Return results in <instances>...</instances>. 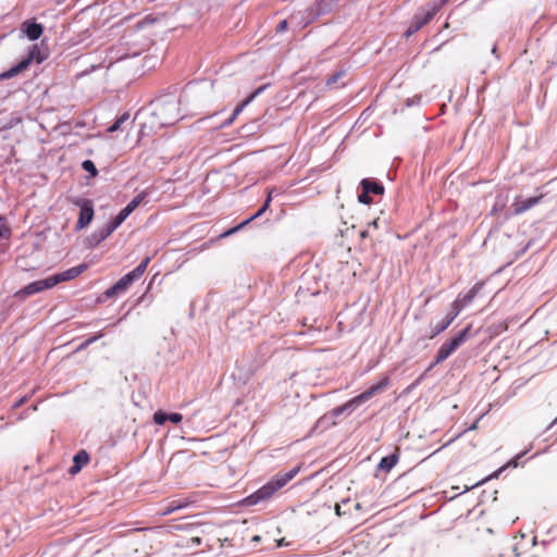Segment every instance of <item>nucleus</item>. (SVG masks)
Segmentation results:
<instances>
[{
	"mask_svg": "<svg viewBox=\"0 0 557 557\" xmlns=\"http://www.w3.org/2000/svg\"><path fill=\"white\" fill-rule=\"evenodd\" d=\"M149 262V257L143 259L134 270L122 276L114 285L106 290V297L111 298L113 296L125 293L134 282L138 281L143 276Z\"/></svg>",
	"mask_w": 557,
	"mask_h": 557,
	"instance_id": "f257e3e1",
	"label": "nucleus"
},
{
	"mask_svg": "<svg viewBox=\"0 0 557 557\" xmlns=\"http://www.w3.org/2000/svg\"><path fill=\"white\" fill-rule=\"evenodd\" d=\"M470 331L471 325H468L467 327L458 332L455 336H453L449 341L443 343L437 350V355L435 357L434 362L429 367L428 370H431L435 364L442 363L455 350H457L470 337Z\"/></svg>",
	"mask_w": 557,
	"mask_h": 557,
	"instance_id": "f03ea898",
	"label": "nucleus"
},
{
	"mask_svg": "<svg viewBox=\"0 0 557 557\" xmlns=\"http://www.w3.org/2000/svg\"><path fill=\"white\" fill-rule=\"evenodd\" d=\"M448 2V0H441L438 3H430L426 7V10L423 15L416 14L405 32V36L408 38L418 30H420L424 25H426L435 14Z\"/></svg>",
	"mask_w": 557,
	"mask_h": 557,
	"instance_id": "7ed1b4c3",
	"label": "nucleus"
},
{
	"mask_svg": "<svg viewBox=\"0 0 557 557\" xmlns=\"http://www.w3.org/2000/svg\"><path fill=\"white\" fill-rule=\"evenodd\" d=\"M49 57L48 49L44 46V42H41L40 46L34 45L32 49L28 51V54L26 58L21 60L16 65L11 67L10 70H26L32 64H40Z\"/></svg>",
	"mask_w": 557,
	"mask_h": 557,
	"instance_id": "20e7f679",
	"label": "nucleus"
},
{
	"mask_svg": "<svg viewBox=\"0 0 557 557\" xmlns=\"http://www.w3.org/2000/svg\"><path fill=\"white\" fill-rule=\"evenodd\" d=\"M180 102H176L174 100L166 101L163 103H160L157 108V115L161 119V123L163 125H172L174 124L178 119V109H180Z\"/></svg>",
	"mask_w": 557,
	"mask_h": 557,
	"instance_id": "39448f33",
	"label": "nucleus"
},
{
	"mask_svg": "<svg viewBox=\"0 0 557 557\" xmlns=\"http://www.w3.org/2000/svg\"><path fill=\"white\" fill-rule=\"evenodd\" d=\"M359 403L356 401V398H351L350 400H348L347 403L338 406V407H335L333 410H331L327 414L323 416L322 418H320L318 421H317V428H319L320 425L324 424V423H332V424H335V421L334 419L339 417L341 414H344V413H351L355 409H357L359 407Z\"/></svg>",
	"mask_w": 557,
	"mask_h": 557,
	"instance_id": "423d86ee",
	"label": "nucleus"
},
{
	"mask_svg": "<svg viewBox=\"0 0 557 557\" xmlns=\"http://www.w3.org/2000/svg\"><path fill=\"white\" fill-rule=\"evenodd\" d=\"M52 287H54V284L52 277L49 276L44 280L35 281L27 284L16 293V296L25 298Z\"/></svg>",
	"mask_w": 557,
	"mask_h": 557,
	"instance_id": "0eeeda50",
	"label": "nucleus"
},
{
	"mask_svg": "<svg viewBox=\"0 0 557 557\" xmlns=\"http://www.w3.org/2000/svg\"><path fill=\"white\" fill-rule=\"evenodd\" d=\"M391 384L389 375H384L376 384L371 385L369 388L357 395L356 401L359 403V405L368 401L371 399L374 395L382 393L385 391Z\"/></svg>",
	"mask_w": 557,
	"mask_h": 557,
	"instance_id": "6e6552de",
	"label": "nucleus"
},
{
	"mask_svg": "<svg viewBox=\"0 0 557 557\" xmlns=\"http://www.w3.org/2000/svg\"><path fill=\"white\" fill-rule=\"evenodd\" d=\"M115 230H116V227L113 225V223L111 221H109L106 225L97 228L94 233H91L86 238L87 246H89V247L98 246L101 242H103L107 237H109Z\"/></svg>",
	"mask_w": 557,
	"mask_h": 557,
	"instance_id": "1a4fd4ad",
	"label": "nucleus"
},
{
	"mask_svg": "<svg viewBox=\"0 0 557 557\" xmlns=\"http://www.w3.org/2000/svg\"><path fill=\"white\" fill-rule=\"evenodd\" d=\"M276 492L275 486L269 481L267 484L261 486L258 491L249 495L245 503L249 506L257 505L260 502L267 500Z\"/></svg>",
	"mask_w": 557,
	"mask_h": 557,
	"instance_id": "9d476101",
	"label": "nucleus"
},
{
	"mask_svg": "<svg viewBox=\"0 0 557 557\" xmlns=\"http://www.w3.org/2000/svg\"><path fill=\"white\" fill-rule=\"evenodd\" d=\"M94 206L90 200H84L81 203L79 215L76 222L75 230L81 231L85 228L94 219Z\"/></svg>",
	"mask_w": 557,
	"mask_h": 557,
	"instance_id": "9b49d317",
	"label": "nucleus"
},
{
	"mask_svg": "<svg viewBox=\"0 0 557 557\" xmlns=\"http://www.w3.org/2000/svg\"><path fill=\"white\" fill-rule=\"evenodd\" d=\"M484 283L478 282L475 283L472 288H470L466 294L459 295L455 301H453V305L459 309V311H462L466 307H468L473 299L476 297L479 292L482 289Z\"/></svg>",
	"mask_w": 557,
	"mask_h": 557,
	"instance_id": "f8f14e48",
	"label": "nucleus"
},
{
	"mask_svg": "<svg viewBox=\"0 0 557 557\" xmlns=\"http://www.w3.org/2000/svg\"><path fill=\"white\" fill-rule=\"evenodd\" d=\"M270 86V84H264L260 87H258L253 92H251L242 103H239L233 111L232 115L230 116V119H227L223 124L222 126L225 127V126H228L230 124L233 123V121L240 114V112L257 97L259 96L261 92H263L268 87Z\"/></svg>",
	"mask_w": 557,
	"mask_h": 557,
	"instance_id": "ddd939ff",
	"label": "nucleus"
},
{
	"mask_svg": "<svg viewBox=\"0 0 557 557\" xmlns=\"http://www.w3.org/2000/svg\"><path fill=\"white\" fill-rule=\"evenodd\" d=\"M460 312L461 311H459V309L451 304L450 312H448L441 322L431 327L430 337L433 338L436 335L444 332L453 323V321L460 314Z\"/></svg>",
	"mask_w": 557,
	"mask_h": 557,
	"instance_id": "4468645a",
	"label": "nucleus"
},
{
	"mask_svg": "<svg viewBox=\"0 0 557 557\" xmlns=\"http://www.w3.org/2000/svg\"><path fill=\"white\" fill-rule=\"evenodd\" d=\"M86 269H87V265L85 263H82L79 265L70 268L63 272L51 275L54 286L58 285L59 283L71 281V280L77 277Z\"/></svg>",
	"mask_w": 557,
	"mask_h": 557,
	"instance_id": "2eb2a0df",
	"label": "nucleus"
},
{
	"mask_svg": "<svg viewBox=\"0 0 557 557\" xmlns=\"http://www.w3.org/2000/svg\"><path fill=\"white\" fill-rule=\"evenodd\" d=\"M541 199H542V196L529 197L525 199L518 197V198H516V200L513 202V212L516 214H521V213L528 211L529 209L533 208L535 205H537Z\"/></svg>",
	"mask_w": 557,
	"mask_h": 557,
	"instance_id": "dca6fc26",
	"label": "nucleus"
},
{
	"mask_svg": "<svg viewBox=\"0 0 557 557\" xmlns=\"http://www.w3.org/2000/svg\"><path fill=\"white\" fill-rule=\"evenodd\" d=\"M360 186L368 194H374V195H383L384 194V186L382 185V183H380L375 180L363 178L360 182Z\"/></svg>",
	"mask_w": 557,
	"mask_h": 557,
	"instance_id": "f3484780",
	"label": "nucleus"
},
{
	"mask_svg": "<svg viewBox=\"0 0 557 557\" xmlns=\"http://www.w3.org/2000/svg\"><path fill=\"white\" fill-rule=\"evenodd\" d=\"M23 32L30 40H36L42 35L44 27L38 23L24 22Z\"/></svg>",
	"mask_w": 557,
	"mask_h": 557,
	"instance_id": "a211bd4d",
	"label": "nucleus"
},
{
	"mask_svg": "<svg viewBox=\"0 0 557 557\" xmlns=\"http://www.w3.org/2000/svg\"><path fill=\"white\" fill-rule=\"evenodd\" d=\"M134 211V209L127 203L113 219L110 221L117 228L127 216Z\"/></svg>",
	"mask_w": 557,
	"mask_h": 557,
	"instance_id": "6ab92c4d",
	"label": "nucleus"
},
{
	"mask_svg": "<svg viewBox=\"0 0 557 557\" xmlns=\"http://www.w3.org/2000/svg\"><path fill=\"white\" fill-rule=\"evenodd\" d=\"M397 461H398V456L395 454H392V455L383 457L377 467L380 470L389 471L396 466Z\"/></svg>",
	"mask_w": 557,
	"mask_h": 557,
	"instance_id": "aec40b11",
	"label": "nucleus"
},
{
	"mask_svg": "<svg viewBox=\"0 0 557 557\" xmlns=\"http://www.w3.org/2000/svg\"><path fill=\"white\" fill-rule=\"evenodd\" d=\"M273 189H270L268 191V195H267V199L264 201V203L262 205V207L255 213L252 214L251 216H249L248 219H246L245 221H248V224L253 221L255 219L261 216L270 207V203L272 201V197H273Z\"/></svg>",
	"mask_w": 557,
	"mask_h": 557,
	"instance_id": "412c9836",
	"label": "nucleus"
},
{
	"mask_svg": "<svg viewBox=\"0 0 557 557\" xmlns=\"http://www.w3.org/2000/svg\"><path fill=\"white\" fill-rule=\"evenodd\" d=\"M128 119H129V113L128 112L123 113L121 116H119L116 119V121L111 126H109L108 132L114 133V132L119 131L121 128L122 124L125 123L126 121H128Z\"/></svg>",
	"mask_w": 557,
	"mask_h": 557,
	"instance_id": "4be33fe9",
	"label": "nucleus"
},
{
	"mask_svg": "<svg viewBox=\"0 0 557 557\" xmlns=\"http://www.w3.org/2000/svg\"><path fill=\"white\" fill-rule=\"evenodd\" d=\"M82 168L90 174L91 177H96L98 175V170L95 163L91 160H85L82 163Z\"/></svg>",
	"mask_w": 557,
	"mask_h": 557,
	"instance_id": "5701e85b",
	"label": "nucleus"
},
{
	"mask_svg": "<svg viewBox=\"0 0 557 557\" xmlns=\"http://www.w3.org/2000/svg\"><path fill=\"white\" fill-rule=\"evenodd\" d=\"M88 461H89V456H88L87 451H85V450H79L73 458V462L79 465L81 467L86 465Z\"/></svg>",
	"mask_w": 557,
	"mask_h": 557,
	"instance_id": "b1692460",
	"label": "nucleus"
},
{
	"mask_svg": "<svg viewBox=\"0 0 557 557\" xmlns=\"http://www.w3.org/2000/svg\"><path fill=\"white\" fill-rule=\"evenodd\" d=\"M270 482L275 486V490L277 492L280 488L284 487L288 483V480L282 473L276 474Z\"/></svg>",
	"mask_w": 557,
	"mask_h": 557,
	"instance_id": "393cba45",
	"label": "nucleus"
},
{
	"mask_svg": "<svg viewBox=\"0 0 557 557\" xmlns=\"http://www.w3.org/2000/svg\"><path fill=\"white\" fill-rule=\"evenodd\" d=\"M11 236V230L7 224V220L4 216L0 215V237L9 238Z\"/></svg>",
	"mask_w": 557,
	"mask_h": 557,
	"instance_id": "a878e982",
	"label": "nucleus"
},
{
	"mask_svg": "<svg viewBox=\"0 0 557 557\" xmlns=\"http://www.w3.org/2000/svg\"><path fill=\"white\" fill-rule=\"evenodd\" d=\"M102 336H103V334L100 332L97 335L87 338L86 341H84L83 343H81L78 345L77 350L79 351V350L87 348L89 345H91L92 343H95L96 341L101 338Z\"/></svg>",
	"mask_w": 557,
	"mask_h": 557,
	"instance_id": "bb28decb",
	"label": "nucleus"
},
{
	"mask_svg": "<svg viewBox=\"0 0 557 557\" xmlns=\"http://www.w3.org/2000/svg\"><path fill=\"white\" fill-rule=\"evenodd\" d=\"M168 421V413L162 411V410H158L154 412L153 414V422L158 425H162L164 424L165 422Z\"/></svg>",
	"mask_w": 557,
	"mask_h": 557,
	"instance_id": "cd10ccee",
	"label": "nucleus"
},
{
	"mask_svg": "<svg viewBox=\"0 0 557 557\" xmlns=\"http://www.w3.org/2000/svg\"><path fill=\"white\" fill-rule=\"evenodd\" d=\"M248 224V221H243L242 223H239L238 225L232 227V228H228L227 231H225L224 233L221 234V237H228L233 234H235L236 232H238L239 230H242L244 226H246Z\"/></svg>",
	"mask_w": 557,
	"mask_h": 557,
	"instance_id": "c85d7f7f",
	"label": "nucleus"
},
{
	"mask_svg": "<svg viewBox=\"0 0 557 557\" xmlns=\"http://www.w3.org/2000/svg\"><path fill=\"white\" fill-rule=\"evenodd\" d=\"M345 72H334V74L326 81L327 86H333L342 78Z\"/></svg>",
	"mask_w": 557,
	"mask_h": 557,
	"instance_id": "c756f323",
	"label": "nucleus"
},
{
	"mask_svg": "<svg viewBox=\"0 0 557 557\" xmlns=\"http://www.w3.org/2000/svg\"><path fill=\"white\" fill-rule=\"evenodd\" d=\"M144 198V194H138L128 202V205L135 210L143 202Z\"/></svg>",
	"mask_w": 557,
	"mask_h": 557,
	"instance_id": "7c9ffc66",
	"label": "nucleus"
},
{
	"mask_svg": "<svg viewBox=\"0 0 557 557\" xmlns=\"http://www.w3.org/2000/svg\"><path fill=\"white\" fill-rule=\"evenodd\" d=\"M358 201L363 205H369L372 202V198L370 197V194L362 189V193L358 196Z\"/></svg>",
	"mask_w": 557,
	"mask_h": 557,
	"instance_id": "2f4dec72",
	"label": "nucleus"
},
{
	"mask_svg": "<svg viewBox=\"0 0 557 557\" xmlns=\"http://www.w3.org/2000/svg\"><path fill=\"white\" fill-rule=\"evenodd\" d=\"M183 420V416L178 412L168 413V421H171L174 424L180 423Z\"/></svg>",
	"mask_w": 557,
	"mask_h": 557,
	"instance_id": "473e14b6",
	"label": "nucleus"
},
{
	"mask_svg": "<svg viewBox=\"0 0 557 557\" xmlns=\"http://www.w3.org/2000/svg\"><path fill=\"white\" fill-rule=\"evenodd\" d=\"M298 471H299V467H295V468H293L292 470H289L288 472L283 473V475H284V476L288 480V482H289L290 480H293V479L296 476V474L298 473Z\"/></svg>",
	"mask_w": 557,
	"mask_h": 557,
	"instance_id": "72a5a7b5",
	"label": "nucleus"
},
{
	"mask_svg": "<svg viewBox=\"0 0 557 557\" xmlns=\"http://www.w3.org/2000/svg\"><path fill=\"white\" fill-rule=\"evenodd\" d=\"M20 72H1L0 73V81L9 79L14 77Z\"/></svg>",
	"mask_w": 557,
	"mask_h": 557,
	"instance_id": "f704fd0d",
	"label": "nucleus"
},
{
	"mask_svg": "<svg viewBox=\"0 0 557 557\" xmlns=\"http://www.w3.org/2000/svg\"><path fill=\"white\" fill-rule=\"evenodd\" d=\"M287 27H288L287 20H283L276 26V32L277 33H283V32H285L287 29Z\"/></svg>",
	"mask_w": 557,
	"mask_h": 557,
	"instance_id": "c9c22d12",
	"label": "nucleus"
},
{
	"mask_svg": "<svg viewBox=\"0 0 557 557\" xmlns=\"http://www.w3.org/2000/svg\"><path fill=\"white\" fill-rule=\"evenodd\" d=\"M421 100V96H414L413 98L407 99V107H412L414 104H418Z\"/></svg>",
	"mask_w": 557,
	"mask_h": 557,
	"instance_id": "e433bc0d",
	"label": "nucleus"
},
{
	"mask_svg": "<svg viewBox=\"0 0 557 557\" xmlns=\"http://www.w3.org/2000/svg\"><path fill=\"white\" fill-rule=\"evenodd\" d=\"M182 508V505H171L164 512L163 515H169L173 511H175L176 509H180Z\"/></svg>",
	"mask_w": 557,
	"mask_h": 557,
	"instance_id": "4c0bfd02",
	"label": "nucleus"
},
{
	"mask_svg": "<svg viewBox=\"0 0 557 557\" xmlns=\"http://www.w3.org/2000/svg\"><path fill=\"white\" fill-rule=\"evenodd\" d=\"M82 468H83V467H81L79 465H77V463H75V462H74V465H73V466L71 467V469H70V472H71L72 474H75V473L79 472Z\"/></svg>",
	"mask_w": 557,
	"mask_h": 557,
	"instance_id": "58836bf2",
	"label": "nucleus"
},
{
	"mask_svg": "<svg viewBox=\"0 0 557 557\" xmlns=\"http://www.w3.org/2000/svg\"><path fill=\"white\" fill-rule=\"evenodd\" d=\"M25 401H26V397H22V398H20V399H18V400L13 405V407H14V408H18V407H21Z\"/></svg>",
	"mask_w": 557,
	"mask_h": 557,
	"instance_id": "ea45409f",
	"label": "nucleus"
},
{
	"mask_svg": "<svg viewBox=\"0 0 557 557\" xmlns=\"http://www.w3.org/2000/svg\"><path fill=\"white\" fill-rule=\"evenodd\" d=\"M379 219H374L372 222L369 223V226L379 227Z\"/></svg>",
	"mask_w": 557,
	"mask_h": 557,
	"instance_id": "a19ab883",
	"label": "nucleus"
},
{
	"mask_svg": "<svg viewBox=\"0 0 557 557\" xmlns=\"http://www.w3.org/2000/svg\"><path fill=\"white\" fill-rule=\"evenodd\" d=\"M360 236H361V238H366V237H368V236H369V230H363V231H361V232H360Z\"/></svg>",
	"mask_w": 557,
	"mask_h": 557,
	"instance_id": "79ce46f5",
	"label": "nucleus"
},
{
	"mask_svg": "<svg viewBox=\"0 0 557 557\" xmlns=\"http://www.w3.org/2000/svg\"><path fill=\"white\" fill-rule=\"evenodd\" d=\"M285 545H287V544L285 543L284 539L278 540L277 543H276L277 547H282V546H285Z\"/></svg>",
	"mask_w": 557,
	"mask_h": 557,
	"instance_id": "37998d69",
	"label": "nucleus"
},
{
	"mask_svg": "<svg viewBox=\"0 0 557 557\" xmlns=\"http://www.w3.org/2000/svg\"><path fill=\"white\" fill-rule=\"evenodd\" d=\"M512 550L515 552L516 556H519V555H520L519 544H516V545L512 547Z\"/></svg>",
	"mask_w": 557,
	"mask_h": 557,
	"instance_id": "c03bdc74",
	"label": "nucleus"
},
{
	"mask_svg": "<svg viewBox=\"0 0 557 557\" xmlns=\"http://www.w3.org/2000/svg\"><path fill=\"white\" fill-rule=\"evenodd\" d=\"M191 541H193L194 544H197V545H199L201 543V539L200 537H193Z\"/></svg>",
	"mask_w": 557,
	"mask_h": 557,
	"instance_id": "a18cd8bd",
	"label": "nucleus"
},
{
	"mask_svg": "<svg viewBox=\"0 0 557 557\" xmlns=\"http://www.w3.org/2000/svg\"><path fill=\"white\" fill-rule=\"evenodd\" d=\"M525 453H522L520 455L517 456L516 460L512 461L513 466L516 467L518 465V459L521 458Z\"/></svg>",
	"mask_w": 557,
	"mask_h": 557,
	"instance_id": "49530a36",
	"label": "nucleus"
},
{
	"mask_svg": "<svg viewBox=\"0 0 557 557\" xmlns=\"http://www.w3.org/2000/svg\"><path fill=\"white\" fill-rule=\"evenodd\" d=\"M126 86H127V84H126L125 86H123V87H116V88H114V90H115V91H121V90H123Z\"/></svg>",
	"mask_w": 557,
	"mask_h": 557,
	"instance_id": "de8ad7c7",
	"label": "nucleus"
},
{
	"mask_svg": "<svg viewBox=\"0 0 557 557\" xmlns=\"http://www.w3.org/2000/svg\"><path fill=\"white\" fill-rule=\"evenodd\" d=\"M423 376L424 375L419 376V379L417 380L416 384H419L423 380Z\"/></svg>",
	"mask_w": 557,
	"mask_h": 557,
	"instance_id": "09e8293b",
	"label": "nucleus"
},
{
	"mask_svg": "<svg viewBox=\"0 0 557 557\" xmlns=\"http://www.w3.org/2000/svg\"><path fill=\"white\" fill-rule=\"evenodd\" d=\"M531 542H532V545L534 546L536 544V536H533Z\"/></svg>",
	"mask_w": 557,
	"mask_h": 557,
	"instance_id": "8fccbe9b",
	"label": "nucleus"
},
{
	"mask_svg": "<svg viewBox=\"0 0 557 557\" xmlns=\"http://www.w3.org/2000/svg\"><path fill=\"white\" fill-rule=\"evenodd\" d=\"M336 513H337V515H341L339 506H338V505L336 506Z\"/></svg>",
	"mask_w": 557,
	"mask_h": 557,
	"instance_id": "3c124183",
	"label": "nucleus"
}]
</instances>
